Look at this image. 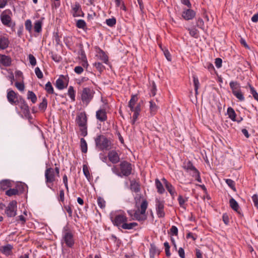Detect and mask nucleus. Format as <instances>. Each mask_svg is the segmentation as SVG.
Returning <instances> with one entry per match:
<instances>
[{
    "label": "nucleus",
    "instance_id": "obj_12",
    "mask_svg": "<svg viewBox=\"0 0 258 258\" xmlns=\"http://www.w3.org/2000/svg\"><path fill=\"white\" fill-rule=\"evenodd\" d=\"M196 15L195 11L189 9H184L182 13V17L185 20H190L193 19Z\"/></svg>",
    "mask_w": 258,
    "mask_h": 258
},
{
    "label": "nucleus",
    "instance_id": "obj_50",
    "mask_svg": "<svg viewBox=\"0 0 258 258\" xmlns=\"http://www.w3.org/2000/svg\"><path fill=\"white\" fill-rule=\"evenodd\" d=\"M97 204L101 209H103L105 207V201L101 197H98L97 198Z\"/></svg>",
    "mask_w": 258,
    "mask_h": 258
},
{
    "label": "nucleus",
    "instance_id": "obj_17",
    "mask_svg": "<svg viewBox=\"0 0 258 258\" xmlns=\"http://www.w3.org/2000/svg\"><path fill=\"white\" fill-rule=\"evenodd\" d=\"M192 177L195 178V179L200 183L202 182V179L200 177L199 171L196 168V167L192 168V169L188 172Z\"/></svg>",
    "mask_w": 258,
    "mask_h": 258
},
{
    "label": "nucleus",
    "instance_id": "obj_19",
    "mask_svg": "<svg viewBox=\"0 0 258 258\" xmlns=\"http://www.w3.org/2000/svg\"><path fill=\"white\" fill-rule=\"evenodd\" d=\"M12 246L7 244L0 247V251L6 255H9L12 252Z\"/></svg>",
    "mask_w": 258,
    "mask_h": 258
},
{
    "label": "nucleus",
    "instance_id": "obj_7",
    "mask_svg": "<svg viewBox=\"0 0 258 258\" xmlns=\"http://www.w3.org/2000/svg\"><path fill=\"white\" fill-rule=\"evenodd\" d=\"M94 91L90 88H83L81 93V99L83 103L88 104L93 99Z\"/></svg>",
    "mask_w": 258,
    "mask_h": 258
},
{
    "label": "nucleus",
    "instance_id": "obj_59",
    "mask_svg": "<svg viewBox=\"0 0 258 258\" xmlns=\"http://www.w3.org/2000/svg\"><path fill=\"white\" fill-rule=\"evenodd\" d=\"M111 170L113 172V173H114L117 176L121 177V174L120 173V171H119V169L116 166H113L111 168Z\"/></svg>",
    "mask_w": 258,
    "mask_h": 258
},
{
    "label": "nucleus",
    "instance_id": "obj_48",
    "mask_svg": "<svg viewBox=\"0 0 258 258\" xmlns=\"http://www.w3.org/2000/svg\"><path fill=\"white\" fill-rule=\"evenodd\" d=\"M116 23L115 18H112L106 20V24L109 27H113Z\"/></svg>",
    "mask_w": 258,
    "mask_h": 258
},
{
    "label": "nucleus",
    "instance_id": "obj_30",
    "mask_svg": "<svg viewBox=\"0 0 258 258\" xmlns=\"http://www.w3.org/2000/svg\"><path fill=\"white\" fill-rule=\"evenodd\" d=\"M229 204L231 208L235 211L238 212L239 208L238 203L233 199L231 198L229 201Z\"/></svg>",
    "mask_w": 258,
    "mask_h": 258
},
{
    "label": "nucleus",
    "instance_id": "obj_44",
    "mask_svg": "<svg viewBox=\"0 0 258 258\" xmlns=\"http://www.w3.org/2000/svg\"><path fill=\"white\" fill-rule=\"evenodd\" d=\"M76 26L78 28L84 29L86 27V23L83 20L80 19L77 21Z\"/></svg>",
    "mask_w": 258,
    "mask_h": 258
},
{
    "label": "nucleus",
    "instance_id": "obj_13",
    "mask_svg": "<svg viewBox=\"0 0 258 258\" xmlns=\"http://www.w3.org/2000/svg\"><path fill=\"white\" fill-rule=\"evenodd\" d=\"M7 99L8 101L12 105L16 104L17 101V94L13 90H8L7 91Z\"/></svg>",
    "mask_w": 258,
    "mask_h": 258
},
{
    "label": "nucleus",
    "instance_id": "obj_45",
    "mask_svg": "<svg viewBox=\"0 0 258 258\" xmlns=\"http://www.w3.org/2000/svg\"><path fill=\"white\" fill-rule=\"evenodd\" d=\"M193 82H194L196 94H198V90L199 87L200 83H199V79L197 76H193Z\"/></svg>",
    "mask_w": 258,
    "mask_h": 258
},
{
    "label": "nucleus",
    "instance_id": "obj_24",
    "mask_svg": "<svg viewBox=\"0 0 258 258\" xmlns=\"http://www.w3.org/2000/svg\"><path fill=\"white\" fill-rule=\"evenodd\" d=\"M150 256L154 258L156 254H159V251L154 244H151L150 248Z\"/></svg>",
    "mask_w": 258,
    "mask_h": 258
},
{
    "label": "nucleus",
    "instance_id": "obj_42",
    "mask_svg": "<svg viewBox=\"0 0 258 258\" xmlns=\"http://www.w3.org/2000/svg\"><path fill=\"white\" fill-rule=\"evenodd\" d=\"M19 191L16 188H10L6 192V195L8 196L11 197L12 196L18 195Z\"/></svg>",
    "mask_w": 258,
    "mask_h": 258
},
{
    "label": "nucleus",
    "instance_id": "obj_41",
    "mask_svg": "<svg viewBox=\"0 0 258 258\" xmlns=\"http://www.w3.org/2000/svg\"><path fill=\"white\" fill-rule=\"evenodd\" d=\"M47 101L46 98H43L42 102L39 104V109L40 110L44 111L47 108Z\"/></svg>",
    "mask_w": 258,
    "mask_h": 258
},
{
    "label": "nucleus",
    "instance_id": "obj_53",
    "mask_svg": "<svg viewBox=\"0 0 258 258\" xmlns=\"http://www.w3.org/2000/svg\"><path fill=\"white\" fill-rule=\"evenodd\" d=\"M7 71L9 73V75L7 77V78L10 81L11 84L12 85L14 80V76L13 73L11 70H7Z\"/></svg>",
    "mask_w": 258,
    "mask_h": 258
},
{
    "label": "nucleus",
    "instance_id": "obj_11",
    "mask_svg": "<svg viewBox=\"0 0 258 258\" xmlns=\"http://www.w3.org/2000/svg\"><path fill=\"white\" fill-rule=\"evenodd\" d=\"M69 83L68 76L61 75L56 81L55 86L59 90H62L67 87Z\"/></svg>",
    "mask_w": 258,
    "mask_h": 258
},
{
    "label": "nucleus",
    "instance_id": "obj_26",
    "mask_svg": "<svg viewBox=\"0 0 258 258\" xmlns=\"http://www.w3.org/2000/svg\"><path fill=\"white\" fill-rule=\"evenodd\" d=\"M227 114L229 118L232 121H235L236 120V113L234 110L231 107H229L227 109Z\"/></svg>",
    "mask_w": 258,
    "mask_h": 258
},
{
    "label": "nucleus",
    "instance_id": "obj_38",
    "mask_svg": "<svg viewBox=\"0 0 258 258\" xmlns=\"http://www.w3.org/2000/svg\"><path fill=\"white\" fill-rule=\"evenodd\" d=\"M178 201L179 203V205L180 207L182 208L184 210L186 209V206L185 205V203L187 201V198H183L181 196H179L178 198Z\"/></svg>",
    "mask_w": 258,
    "mask_h": 258
},
{
    "label": "nucleus",
    "instance_id": "obj_51",
    "mask_svg": "<svg viewBox=\"0 0 258 258\" xmlns=\"http://www.w3.org/2000/svg\"><path fill=\"white\" fill-rule=\"evenodd\" d=\"M29 61L31 65L35 66L36 64V59L35 57L31 54L28 55Z\"/></svg>",
    "mask_w": 258,
    "mask_h": 258
},
{
    "label": "nucleus",
    "instance_id": "obj_9",
    "mask_svg": "<svg viewBox=\"0 0 258 258\" xmlns=\"http://www.w3.org/2000/svg\"><path fill=\"white\" fill-rule=\"evenodd\" d=\"M17 211V202L16 201H12L6 207L5 209V213L8 217H13L16 215Z\"/></svg>",
    "mask_w": 258,
    "mask_h": 258
},
{
    "label": "nucleus",
    "instance_id": "obj_29",
    "mask_svg": "<svg viewBox=\"0 0 258 258\" xmlns=\"http://www.w3.org/2000/svg\"><path fill=\"white\" fill-rule=\"evenodd\" d=\"M42 21L39 20L35 22L34 29L35 32L40 33L42 31Z\"/></svg>",
    "mask_w": 258,
    "mask_h": 258
},
{
    "label": "nucleus",
    "instance_id": "obj_34",
    "mask_svg": "<svg viewBox=\"0 0 258 258\" xmlns=\"http://www.w3.org/2000/svg\"><path fill=\"white\" fill-rule=\"evenodd\" d=\"M191 37L197 38L199 37V31L195 27L188 28L187 29Z\"/></svg>",
    "mask_w": 258,
    "mask_h": 258
},
{
    "label": "nucleus",
    "instance_id": "obj_47",
    "mask_svg": "<svg viewBox=\"0 0 258 258\" xmlns=\"http://www.w3.org/2000/svg\"><path fill=\"white\" fill-rule=\"evenodd\" d=\"M83 171L85 177L89 179L90 178V174L89 172V170L88 167L86 165H83Z\"/></svg>",
    "mask_w": 258,
    "mask_h": 258
},
{
    "label": "nucleus",
    "instance_id": "obj_32",
    "mask_svg": "<svg viewBox=\"0 0 258 258\" xmlns=\"http://www.w3.org/2000/svg\"><path fill=\"white\" fill-rule=\"evenodd\" d=\"M1 19L3 24L5 25H9L11 20V17L9 16L4 14L2 15Z\"/></svg>",
    "mask_w": 258,
    "mask_h": 258
},
{
    "label": "nucleus",
    "instance_id": "obj_4",
    "mask_svg": "<svg viewBox=\"0 0 258 258\" xmlns=\"http://www.w3.org/2000/svg\"><path fill=\"white\" fill-rule=\"evenodd\" d=\"M61 242L69 247H72L75 243L73 232L68 226L63 228Z\"/></svg>",
    "mask_w": 258,
    "mask_h": 258
},
{
    "label": "nucleus",
    "instance_id": "obj_64",
    "mask_svg": "<svg viewBox=\"0 0 258 258\" xmlns=\"http://www.w3.org/2000/svg\"><path fill=\"white\" fill-rule=\"evenodd\" d=\"M66 211L68 213L70 217L72 216L73 210L71 206H66L64 207Z\"/></svg>",
    "mask_w": 258,
    "mask_h": 258
},
{
    "label": "nucleus",
    "instance_id": "obj_56",
    "mask_svg": "<svg viewBox=\"0 0 258 258\" xmlns=\"http://www.w3.org/2000/svg\"><path fill=\"white\" fill-rule=\"evenodd\" d=\"M15 86L17 87V88L21 91H24L25 89V86L23 83H20V82H16L15 83Z\"/></svg>",
    "mask_w": 258,
    "mask_h": 258
},
{
    "label": "nucleus",
    "instance_id": "obj_16",
    "mask_svg": "<svg viewBox=\"0 0 258 258\" xmlns=\"http://www.w3.org/2000/svg\"><path fill=\"white\" fill-rule=\"evenodd\" d=\"M96 118L101 122L105 121L107 120V117L106 112L105 109L100 108L96 112Z\"/></svg>",
    "mask_w": 258,
    "mask_h": 258
},
{
    "label": "nucleus",
    "instance_id": "obj_10",
    "mask_svg": "<svg viewBox=\"0 0 258 258\" xmlns=\"http://www.w3.org/2000/svg\"><path fill=\"white\" fill-rule=\"evenodd\" d=\"M119 166L121 177L123 176H127L131 174L132 168L131 163L126 161H122L120 163Z\"/></svg>",
    "mask_w": 258,
    "mask_h": 258
},
{
    "label": "nucleus",
    "instance_id": "obj_33",
    "mask_svg": "<svg viewBox=\"0 0 258 258\" xmlns=\"http://www.w3.org/2000/svg\"><path fill=\"white\" fill-rule=\"evenodd\" d=\"M195 167L190 161H185L183 164V168L187 171H190L192 168Z\"/></svg>",
    "mask_w": 258,
    "mask_h": 258
},
{
    "label": "nucleus",
    "instance_id": "obj_40",
    "mask_svg": "<svg viewBox=\"0 0 258 258\" xmlns=\"http://www.w3.org/2000/svg\"><path fill=\"white\" fill-rule=\"evenodd\" d=\"M45 89L48 94H52L54 93L53 88L50 82H48L46 84Z\"/></svg>",
    "mask_w": 258,
    "mask_h": 258
},
{
    "label": "nucleus",
    "instance_id": "obj_23",
    "mask_svg": "<svg viewBox=\"0 0 258 258\" xmlns=\"http://www.w3.org/2000/svg\"><path fill=\"white\" fill-rule=\"evenodd\" d=\"M11 186V181L8 179H5L0 182V190H4Z\"/></svg>",
    "mask_w": 258,
    "mask_h": 258
},
{
    "label": "nucleus",
    "instance_id": "obj_60",
    "mask_svg": "<svg viewBox=\"0 0 258 258\" xmlns=\"http://www.w3.org/2000/svg\"><path fill=\"white\" fill-rule=\"evenodd\" d=\"M84 71V69L81 66H77L74 68V72L78 74H81Z\"/></svg>",
    "mask_w": 258,
    "mask_h": 258
},
{
    "label": "nucleus",
    "instance_id": "obj_21",
    "mask_svg": "<svg viewBox=\"0 0 258 258\" xmlns=\"http://www.w3.org/2000/svg\"><path fill=\"white\" fill-rule=\"evenodd\" d=\"M9 41L8 39L4 36H0V48L5 49L8 47Z\"/></svg>",
    "mask_w": 258,
    "mask_h": 258
},
{
    "label": "nucleus",
    "instance_id": "obj_5",
    "mask_svg": "<svg viewBox=\"0 0 258 258\" xmlns=\"http://www.w3.org/2000/svg\"><path fill=\"white\" fill-rule=\"evenodd\" d=\"M95 141L96 147L101 151H108L111 148V141L104 136H97Z\"/></svg>",
    "mask_w": 258,
    "mask_h": 258
},
{
    "label": "nucleus",
    "instance_id": "obj_54",
    "mask_svg": "<svg viewBox=\"0 0 258 258\" xmlns=\"http://www.w3.org/2000/svg\"><path fill=\"white\" fill-rule=\"evenodd\" d=\"M94 66L99 72H102L104 69L103 65L99 62L94 63Z\"/></svg>",
    "mask_w": 258,
    "mask_h": 258
},
{
    "label": "nucleus",
    "instance_id": "obj_1",
    "mask_svg": "<svg viewBox=\"0 0 258 258\" xmlns=\"http://www.w3.org/2000/svg\"><path fill=\"white\" fill-rule=\"evenodd\" d=\"M110 219L114 226L123 229L131 230L138 225L136 222L127 223V218L125 213L122 211H112L109 215Z\"/></svg>",
    "mask_w": 258,
    "mask_h": 258
},
{
    "label": "nucleus",
    "instance_id": "obj_27",
    "mask_svg": "<svg viewBox=\"0 0 258 258\" xmlns=\"http://www.w3.org/2000/svg\"><path fill=\"white\" fill-rule=\"evenodd\" d=\"M168 191L170 194L171 196L173 199L174 198L175 195H176V191L174 188V187L173 186V185L169 183V184H167L165 186Z\"/></svg>",
    "mask_w": 258,
    "mask_h": 258
},
{
    "label": "nucleus",
    "instance_id": "obj_28",
    "mask_svg": "<svg viewBox=\"0 0 258 258\" xmlns=\"http://www.w3.org/2000/svg\"><path fill=\"white\" fill-rule=\"evenodd\" d=\"M131 189L135 192H138L140 191V185L135 180H132L131 181Z\"/></svg>",
    "mask_w": 258,
    "mask_h": 258
},
{
    "label": "nucleus",
    "instance_id": "obj_61",
    "mask_svg": "<svg viewBox=\"0 0 258 258\" xmlns=\"http://www.w3.org/2000/svg\"><path fill=\"white\" fill-rule=\"evenodd\" d=\"M81 55H82V57H83L82 66H83V67L87 68L88 67V62H87V59H86V56L85 55L84 52H82Z\"/></svg>",
    "mask_w": 258,
    "mask_h": 258
},
{
    "label": "nucleus",
    "instance_id": "obj_35",
    "mask_svg": "<svg viewBox=\"0 0 258 258\" xmlns=\"http://www.w3.org/2000/svg\"><path fill=\"white\" fill-rule=\"evenodd\" d=\"M80 146L82 152L84 153H87L88 150L87 144L84 138H81L80 140Z\"/></svg>",
    "mask_w": 258,
    "mask_h": 258
},
{
    "label": "nucleus",
    "instance_id": "obj_2",
    "mask_svg": "<svg viewBox=\"0 0 258 258\" xmlns=\"http://www.w3.org/2000/svg\"><path fill=\"white\" fill-rule=\"evenodd\" d=\"M148 206L147 200H143L142 201L140 207L135 212L133 219L138 221H144L146 218V211Z\"/></svg>",
    "mask_w": 258,
    "mask_h": 258
},
{
    "label": "nucleus",
    "instance_id": "obj_31",
    "mask_svg": "<svg viewBox=\"0 0 258 258\" xmlns=\"http://www.w3.org/2000/svg\"><path fill=\"white\" fill-rule=\"evenodd\" d=\"M68 94L72 101L75 100L76 91L73 86H70L68 91Z\"/></svg>",
    "mask_w": 258,
    "mask_h": 258
},
{
    "label": "nucleus",
    "instance_id": "obj_37",
    "mask_svg": "<svg viewBox=\"0 0 258 258\" xmlns=\"http://www.w3.org/2000/svg\"><path fill=\"white\" fill-rule=\"evenodd\" d=\"M138 101V97L137 95H133L132 96L131 100L128 102V107L130 109H133V107L135 106V105L137 101Z\"/></svg>",
    "mask_w": 258,
    "mask_h": 258
},
{
    "label": "nucleus",
    "instance_id": "obj_43",
    "mask_svg": "<svg viewBox=\"0 0 258 258\" xmlns=\"http://www.w3.org/2000/svg\"><path fill=\"white\" fill-rule=\"evenodd\" d=\"M149 103H150V109L151 112L152 114H154L155 113V112L158 109V106L156 105L155 103L152 100H151L149 102Z\"/></svg>",
    "mask_w": 258,
    "mask_h": 258
},
{
    "label": "nucleus",
    "instance_id": "obj_58",
    "mask_svg": "<svg viewBox=\"0 0 258 258\" xmlns=\"http://www.w3.org/2000/svg\"><path fill=\"white\" fill-rule=\"evenodd\" d=\"M25 26L26 29L30 31L32 28V23L30 20H27L25 21Z\"/></svg>",
    "mask_w": 258,
    "mask_h": 258
},
{
    "label": "nucleus",
    "instance_id": "obj_36",
    "mask_svg": "<svg viewBox=\"0 0 258 258\" xmlns=\"http://www.w3.org/2000/svg\"><path fill=\"white\" fill-rule=\"evenodd\" d=\"M27 99L31 100L33 103H35L37 101V97L35 93L31 91L28 92Z\"/></svg>",
    "mask_w": 258,
    "mask_h": 258
},
{
    "label": "nucleus",
    "instance_id": "obj_14",
    "mask_svg": "<svg viewBox=\"0 0 258 258\" xmlns=\"http://www.w3.org/2000/svg\"><path fill=\"white\" fill-rule=\"evenodd\" d=\"M72 14L74 17L83 16L84 14L79 3H75L72 6Z\"/></svg>",
    "mask_w": 258,
    "mask_h": 258
},
{
    "label": "nucleus",
    "instance_id": "obj_55",
    "mask_svg": "<svg viewBox=\"0 0 258 258\" xmlns=\"http://www.w3.org/2000/svg\"><path fill=\"white\" fill-rule=\"evenodd\" d=\"M170 232L172 235H177L178 234V229L175 226H172L170 229Z\"/></svg>",
    "mask_w": 258,
    "mask_h": 258
},
{
    "label": "nucleus",
    "instance_id": "obj_49",
    "mask_svg": "<svg viewBox=\"0 0 258 258\" xmlns=\"http://www.w3.org/2000/svg\"><path fill=\"white\" fill-rule=\"evenodd\" d=\"M21 102L22 105L21 106V108L22 109L24 110L25 112H28L29 111V107L28 105L26 104L25 101L24 99H21Z\"/></svg>",
    "mask_w": 258,
    "mask_h": 258
},
{
    "label": "nucleus",
    "instance_id": "obj_3",
    "mask_svg": "<svg viewBox=\"0 0 258 258\" xmlns=\"http://www.w3.org/2000/svg\"><path fill=\"white\" fill-rule=\"evenodd\" d=\"M76 122L80 127L82 136H86L87 135V117L85 112H81L77 115Z\"/></svg>",
    "mask_w": 258,
    "mask_h": 258
},
{
    "label": "nucleus",
    "instance_id": "obj_22",
    "mask_svg": "<svg viewBox=\"0 0 258 258\" xmlns=\"http://www.w3.org/2000/svg\"><path fill=\"white\" fill-rule=\"evenodd\" d=\"M100 60L103 62L107 63L108 60V58L105 52L101 49H99L96 55Z\"/></svg>",
    "mask_w": 258,
    "mask_h": 258
},
{
    "label": "nucleus",
    "instance_id": "obj_39",
    "mask_svg": "<svg viewBox=\"0 0 258 258\" xmlns=\"http://www.w3.org/2000/svg\"><path fill=\"white\" fill-rule=\"evenodd\" d=\"M248 86L249 88L250 93L252 95L254 99L258 102V93L256 91L251 85L248 84Z\"/></svg>",
    "mask_w": 258,
    "mask_h": 258
},
{
    "label": "nucleus",
    "instance_id": "obj_57",
    "mask_svg": "<svg viewBox=\"0 0 258 258\" xmlns=\"http://www.w3.org/2000/svg\"><path fill=\"white\" fill-rule=\"evenodd\" d=\"M226 182L232 189H235V183L233 180L231 179H227L226 180Z\"/></svg>",
    "mask_w": 258,
    "mask_h": 258
},
{
    "label": "nucleus",
    "instance_id": "obj_20",
    "mask_svg": "<svg viewBox=\"0 0 258 258\" xmlns=\"http://www.w3.org/2000/svg\"><path fill=\"white\" fill-rule=\"evenodd\" d=\"M229 86L232 90V94L241 90L240 85L237 81H231L229 83Z\"/></svg>",
    "mask_w": 258,
    "mask_h": 258
},
{
    "label": "nucleus",
    "instance_id": "obj_15",
    "mask_svg": "<svg viewBox=\"0 0 258 258\" xmlns=\"http://www.w3.org/2000/svg\"><path fill=\"white\" fill-rule=\"evenodd\" d=\"M108 157L109 161L113 164L117 163L120 160L119 156L116 151L112 150L109 152Z\"/></svg>",
    "mask_w": 258,
    "mask_h": 258
},
{
    "label": "nucleus",
    "instance_id": "obj_62",
    "mask_svg": "<svg viewBox=\"0 0 258 258\" xmlns=\"http://www.w3.org/2000/svg\"><path fill=\"white\" fill-rule=\"evenodd\" d=\"M215 66L217 68H220L222 67V60L220 58H217L215 61Z\"/></svg>",
    "mask_w": 258,
    "mask_h": 258
},
{
    "label": "nucleus",
    "instance_id": "obj_63",
    "mask_svg": "<svg viewBox=\"0 0 258 258\" xmlns=\"http://www.w3.org/2000/svg\"><path fill=\"white\" fill-rule=\"evenodd\" d=\"M252 200L254 203V205L255 207L258 209V195H254L252 197Z\"/></svg>",
    "mask_w": 258,
    "mask_h": 258
},
{
    "label": "nucleus",
    "instance_id": "obj_18",
    "mask_svg": "<svg viewBox=\"0 0 258 258\" xmlns=\"http://www.w3.org/2000/svg\"><path fill=\"white\" fill-rule=\"evenodd\" d=\"M155 184L157 190V192L159 194H163L164 193L165 190L164 188L163 183L159 180V179L156 178L155 180Z\"/></svg>",
    "mask_w": 258,
    "mask_h": 258
},
{
    "label": "nucleus",
    "instance_id": "obj_25",
    "mask_svg": "<svg viewBox=\"0 0 258 258\" xmlns=\"http://www.w3.org/2000/svg\"><path fill=\"white\" fill-rule=\"evenodd\" d=\"M0 61L5 66H9L11 64V58L5 55L1 56Z\"/></svg>",
    "mask_w": 258,
    "mask_h": 258
},
{
    "label": "nucleus",
    "instance_id": "obj_46",
    "mask_svg": "<svg viewBox=\"0 0 258 258\" xmlns=\"http://www.w3.org/2000/svg\"><path fill=\"white\" fill-rule=\"evenodd\" d=\"M233 94L240 101H243L244 100V97L241 90L233 93Z\"/></svg>",
    "mask_w": 258,
    "mask_h": 258
},
{
    "label": "nucleus",
    "instance_id": "obj_52",
    "mask_svg": "<svg viewBox=\"0 0 258 258\" xmlns=\"http://www.w3.org/2000/svg\"><path fill=\"white\" fill-rule=\"evenodd\" d=\"M35 73L39 79H42L43 77V73L38 67H36L35 69Z\"/></svg>",
    "mask_w": 258,
    "mask_h": 258
},
{
    "label": "nucleus",
    "instance_id": "obj_6",
    "mask_svg": "<svg viewBox=\"0 0 258 258\" xmlns=\"http://www.w3.org/2000/svg\"><path fill=\"white\" fill-rule=\"evenodd\" d=\"M44 176L46 186L53 190V183L56 180V177L54 169L51 167L46 168L45 171Z\"/></svg>",
    "mask_w": 258,
    "mask_h": 258
},
{
    "label": "nucleus",
    "instance_id": "obj_8",
    "mask_svg": "<svg viewBox=\"0 0 258 258\" xmlns=\"http://www.w3.org/2000/svg\"><path fill=\"white\" fill-rule=\"evenodd\" d=\"M165 201L160 199L156 198L155 200L156 211L159 218H163L165 213L164 212Z\"/></svg>",
    "mask_w": 258,
    "mask_h": 258
}]
</instances>
